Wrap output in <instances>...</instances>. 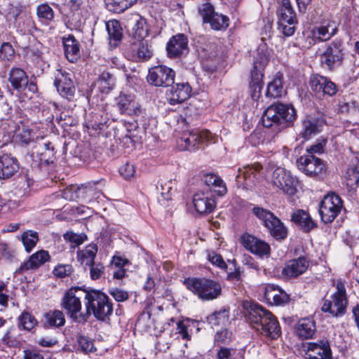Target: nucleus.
<instances>
[{
    "instance_id": "37998d69",
    "label": "nucleus",
    "mask_w": 359,
    "mask_h": 359,
    "mask_svg": "<svg viewBox=\"0 0 359 359\" xmlns=\"http://www.w3.org/2000/svg\"><path fill=\"white\" fill-rule=\"evenodd\" d=\"M36 14L39 22L46 25H50L55 18V11L48 3L39 4L36 8Z\"/></svg>"
},
{
    "instance_id": "473e14b6",
    "label": "nucleus",
    "mask_w": 359,
    "mask_h": 359,
    "mask_svg": "<svg viewBox=\"0 0 359 359\" xmlns=\"http://www.w3.org/2000/svg\"><path fill=\"white\" fill-rule=\"evenodd\" d=\"M107 32V39L110 49H114L120 46L123 33L121 22L117 20H110L105 23Z\"/></svg>"
},
{
    "instance_id": "6e6d98bb",
    "label": "nucleus",
    "mask_w": 359,
    "mask_h": 359,
    "mask_svg": "<svg viewBox=\"0 0 359 359\" xmlns=\"http://www.w3.org/2000/svg\"><path fill=\"white\" fill-rule=\"evenodd\" d=\"M232 332L229 329L224 328L216 332L214 337V343L216 346H225L231 341Z\"/></svg>"
},
{
    "instance_id": "338daca9",
    "label": "nucleus",
    "mask_w": 359,
    "mask_h": 359,
    "mask_svg": "<svg viewBox=\"0 0 359 359\" xmlns=\"http://www.w3.org/2000/svg\"><path fill=\"white\" fill-rule=\"evenodd\" d=\"M74 271V268L71 264H59L55 266L53 270V275L59 278H64L69 276Z\"/></svg>"
},
{
    "instance_id": "f704fd0d",
    "label": "nucleus",
    "mask_w": 359,
    "mask_h": 359,
    "mask_svg": "<svg viewBox=\"0 0 359 359\" xmlns=\"http://www.w3.org/2000/svg\"><path fill=\"white\" fill-rule=\"evenodd\" d=\"M264 226L267 229L269 234L277 241H283L287 237V228L275 215L266 222Z\"/></svg>"
},
{
    "instance_id": "f3484780",
    "label": "nucleus",
    "mask_w": 359,
    "mask_h": 359,
    "mask_svg": "<svg viewBox=\"0 0 359 359\" xmlns=\"http://www.w3.org/2000/svg\"><path fill=\"white\" fill-rule=\"evenodd\" d=\"M217 137L208 129H194L184 137L185 149L190 151H196L200 145L215 144Z\"/></svg>"
},
{
    "instance_id": "69168bd1",
    "label": "nucleus",
    "mask_w": 359,
    "mask_h": 359,
    "mask_svg": "<svg viewBox=\"0 0 359 359\" xmlns=\"http://www.w3.org/2000/svg\"><path fill=\"white\" fill-rule=\"evenodd\" d=\"M331 27V23L329 22L326 25H322L313 28L314 34L317 35V39L319 42L327 41L330 39L329 35V28Z\"/></svg>"
},
{
    "instance_id": "ddd939ff",
    "label": "nucleus",
    "mask_w": 359,
    "mask_h": 359,
    "mask_svg": "<svg viewBox=\"0 0 359 359\" xmlns=\"http://www.w3.org/2000/svg\"><path fill=\"white\" fill-rule=\"evenodd\" d=\"M53 84L62 98L68 102L75 100L76 86L69 73L61 69H57Z\"/></svg>"
},
{
    "instance_id": "9d476101",
    "label": "nucleus",
    "mask_w": 359,
    "mask_h": 359,
    "mask_svg": "<svg viewBox=\"0 0 359 359\" xmlns=\"http://www.w3.org/2000/svg\"><path fill=\"white\" fill-rule=\"evenodd\" d=\"M309 85L316 98L319 100L332 97L339 91V86L330 78L318 73L310 75Z\"/></svg>"
},
{
    "instance_id": "4468645a",
    "label": "nucleus",
    "mask_w": 359,
    "mask_h": 359,
    "mask_svg": "<svg viewBox=\"0 0 359 359\" xmlns=\"http://www.w3.org/2000/svg\"><path fill=\"white\" fill-rule=\"evenodd\" d=\"M124 56L134 62H144L153 56L151 46L145 40H135L124 50Z\"/></svg>"
},
{
    "instance_id": "7c9ffc66",
    "label": "nucleus",
    "mask_w": 359,
    "mask_h": 359,
    "mask_svg": "<svg viewBox=\"0 0 359 359\" xmlns=\"http://www.w3.org/2000/svg\"><path fill=\"white\" fill-rule=\"evenodd\" d=\"M302 126L299 135L303 140L306 141L320 132L322 121L318 117L306 115L302 121Z\"/></svg>"
},
{
    "instance_id": "2eb2a0df",
    "label": "nucleus",
    "mask_w": 359,
    "mask_h": 359,
    "mask_svg": "<svg viewBox=\"0 0 359 359\" xmlns=\"http://www.w3.org/2000/svg\"><path fill=\"white\" fill-rule=\"evenodd\" d=\"M115 104L121 114L130 116L143 117L146 114L145 109L141 107V105L135 101V96L131 93L121 92L115 97Z\"/></svg>"
},
{
    "instance_id": "4d7b16f0",
    "label": "nucleus",
    "mask_w": 359,
    "mask_h": 359,
    "mask_svg": "<svg viewBox=\"0 0 359 359\" xmlns=\"http://www.w3.org/2000/svg\"><path fill=\"white\" fill-rule=\"evenodd\" d=\"M146 114H143V117L142 116H135V119L134 122H127L125 120L122 121L123 125L126 127L127 130V134L126 135V137H128L132 139L131 132L133 130H135L140 125L144 126L147 123V118L145 117Z\"/></svg>"
},
{
    "instance_id": "c756f323",
    "label": "nucleus",
    "mask_w": 359,
    "mask_h": 359,
    "mask_svg": "<svg viewBox=\"0 0 359 359\" xmlns=\"http://www.w3.org/2000/svg\"><path fill=\"white\" fill-rule=\"evenodd\" d=\"M193 204L196 211L201 215L210 214L216 208L214 196L205 192H197L193 196Z\"/></svg>"
},
{
    "instance_id": "0eeeda50",
    "label": "nucleus",
    "mask_w": 359,
    "mask_h": 359,
    "mask_svg": "<svg viewBox=\"0 0 359 359\" xmlns=\"http://www.w3.org/2000/svg\"><path fill=\"white\" fill-rule=\"evenodd\" d=\"M345 55V46L343 40L335 38L325 44L324 51L320 54V66L329 72H334L343 65Z\"/></svg>"
},
{
    "instance_id": "79ce46f5",
    "label": "nucleus",
    "mask_w": 359,
    "mask_h": 359,
    "mask_svg": "<svg viewBox=\"0 0 359 359\" xmlns=\"http://www.w3.org/2000/svg\"><path fill=\"white\" fill-rule=\"evenodd\" d=\"M230 308L224 306L206 317V321L212 326L225 325L229 320Z\"/></svg>"
},
{
    "instance_id": "b1692460",
    "label": "nucleus",
    "mask_w": 359,
    "mask_h": 359,
    "mask_svg": "<svg viewBox=\"0 0 359 359\" xmlns=\"http://www.w3.org/2000/svg\"><path fill=\"white\" fill-rule=\"evenodd\" d=\"M188 38L184 34H177L172 36L166 44L167 55L170 58L180 57L184 52H187Z\"/></svg>"
},
{
    "instance_id": "dca6fc26",
    "label": "nucleus",
    "mask_w": 359,
    "mask_h": 359,
    "mask_svg": "<svg viewBox=\"0 0 359 359\" xmlns=\"http://www.w3.org/2000/svg\"><path fill=\"white\" fill-rule=\"evenodd\" d=\"M272 182L274 186L290 196L297 192L298 180L284 168H278L273 171Z\"/></svg>"
},
{
    "instance_id": "20e7f679",
    "label": "nucleus",
    "mask_w": 359,
    "mask_h": 359,
    "mask_svg": "<svg viewBox=\"0 0 359 359\" xmlns=\"http://www.w3.org/2000/svg\"><path fill=\"white\" fill-rule=\"evenodd\" d=\"M88 302H85L86 313H80L82 323H86L93 314L98 321L107 322L113 314L114 304L109 296L100 290L87 293Z\"/></svg>"
},
{
    "instance_id": "c85d7f7f",
    "label": "nucleus",
    "mask_w": 359,
    "mask_h": 359,
    "mask_svg": "<svg viewBox=\"0 0 359 359\" xmlns=\"http://www.w3.org/2000/svg\"><path fill=\"white\" fill-rule=\"evenodd\" d=\"M61 306L73 321L82 322L80 314L78 315L82 308L81 302L76 297L72 296V292H65L61 301Z\"/></svg>"
},
{
    "instance_id": "5701e85b",
    "label": "nucleus",
    "mask_w": 359,
    "mask_h": 359,
    "mask_svg": "<svg viewBox=\"0 0 359 359\" xmlns=\"http://www.w3.org/2000/svg\"><path fill=\"white\" fill-rule=\"evenodd\" d=\"M62 43L66 59L72 63L77 62L81 57V46L79 40L69 34L62 37Z\"/></svg>"
},
{
    "instance_id": "e433bc0d",
    "label": "nucleus",
    "mask_w": 359,
    "mask_h": 359,
    "mask_svg": "<svg viewBox=\"0 0 359 359\" xmlns=\"http://www.w3.org/2000/svg\"><path fill=\"white\" fill-rule=\"evenodd\" d=\"M116 79L114 76L107 71H104L97 78L91 90L93 93L94 89L97 88V91L102 94H109L115 87Z\"/></svg>"
},
{
    "instance_id": "f03ea898",
    "label": "nucleus",
    "mask_w": 359,
    "mask_h": 359,
    "mask_svg": "<svg viewBox=\"0 0 359 359\" xmlns=\"http://www.w3.org/2000/svg\"><path fill=\"white\" fill-rule=\"evenodd\" d=\"M297 118V110L292 104L278 101L264 110L262 123L264 128H272L275 133H278L292 127Z\"/></svg>"
},
{
    "instance_id": "de8ad7c7",
    "label": "nucleus",
    "mask_w": 359,
    "mask_h": 359,
    "mask_svg": "<svg viewBox=\"0 0 359 359\" xmlns=\"http://www.w3.org/2000/svg\"><path fill=\"white\" fill-rule=\"evenodd\" d=\"M37 324V320L29 312L23 311L18 317V327L20 330L32 331Z\"/></svg>"
},
{
    "instance_id": "412c9836",
    "label": "nucleus",
    "mask_w": 359,
    "mask_h": 359,
    "mask_svg": "<svg viewBox=\"0 0 359 359\" xmlns=\"http://www.w3.org/2000/svg\"><path fill=\"white\" fill-rule=\"evenodd\" d=\"M166 91L165 97L170 105L181 104L191 95L192 88L188 82L173 83Z\"/></svg>"
},
{
    "instance_id": "603ef678",
    "label": "nucleus",
    "mask_w": 359,
    "mask_h": 359,
    "mask_svg": "<svg viewBox=\"0 0 359 359\" xmlns=\"http://www.w3.org/2000/svg\"><path fill=\"white\" fill-rule=\"evenodd\" d=\"M22 244L27 252H30L39 241V236L36 231L27 230L21 236Z\"/></svg>"
},
{
    "instance_id": "864d4df0",
    "label": "nucleus",
    "mask_w": 359,
    "mask_h": 359,
    "mask_svg": "<svg viewBox=\"0 0 359 359\" xmlns=\"http://www.w3.org/2000/svg\"><path fill=\"white\" fill-rule=\"evenodd\" d=\"M15 330L13 327H11L2 336L1 343L6 347L16 348L20 346V341L13 333Z\"/></svg>"
},
{
    "instance_id": "aec40b11",
    "label": "nucleus",
    "mask_w": 359,
    "mask_h": 359,
    "mask_svg": "<svg viewBox=\"0 0 359 359\" xmlns=\"http://www.w3.org/2000/svg\"><path fill=\"white\" fill-rule=\"evenodd\" d=\"M310 262V257L306 254L290 259L285 263L281 274L287 278H296L306 273L309 267Z\"/></svg>"
},
{
    "instance_id": "6ab92c4d",
    "label": "nucleus",
    "mask_w": 359,
    "mask_h": 359,
    "mask_svg": "<svg viewBox=\"0 0 359 359\" xmlns=\"http://www.w3.org/2000/svg\"><path fill=\"white\" fill-rule=\"evenodd\" d=\"M305 359H332L330 343L327 339L303 344Z\"/></svg>"
},
{
    "instance_id": "0e129e2a",
    "label": "nucleus",
    "mask_w": 359,
    "mask_h": 359,
    "mask_svg": "<svg viewBox=\"0 0 359 359\" xmlns=\"http://www.w3.org/2000/svg\"><path fill=\"white\" fill-rule=\"evenodd\" d=\"M190 320L187 318L185 320H179L177 323V333L180 334L181 338L184 340L190 341L191 335L189 333L188 328L190 326Z\"/></svg>"
},
{
    "instance_id": "680f3d73",
    "label": "nucleus",
    "mask_w": 359,
    "mask_h": 359,
    "mask_svg": "<svg viewBox=\"0 0 359 359\" xmlns=\"http://www.w3.org/2000/svg\"><path fill=\"white\" fill-rule=\"evenodd\" d=\"M227 262L233 266L229 268L230 271H226V280L229 281H239L241 280V271L240 266L237 264L236 259H228Z\"/></svg>"
},
{
    "instance_id": "09e8293b",
    "label": "nucleus",
    "mask_w": 359,
    "mask_h": 359,
    "mask_svg": "<svg viewBox=\"0 0 359 359\" xmlns=\"http://www.w3.org/2000/svg\"><path fill=\"white\" fill-rule=\"evenodd\" d=\"M205 23H209L211 29L213 30L224 31L226 30L229 25V18L226 15L217 13Z\"/></svg>"
},
{
    "instance_id": "7ed1b4c3",
    "label": "nucleus",
    "mask_w": 359,
    "mask_h": 359,
    "mask_svg": "<svg viewBox=\"0 0 359 359\" xmlns=\"http://www.w3.org/2000/svg\"><path fill=\"white\" fill-rule=\"evenodd\" d=\"M186 289L202 302H210L222 294L219 280L206 276H189L182 281Z\"/></svg>"
},
{
    "instance_id": "58836bf2",
    "label": "nucleus",
    "mask_w": 359,
    "mask_h": 359,
    "mask_svg": "<svg viewBox=\"0 0 359 359\" xmlns=\"http://www.w3.org/2000/svg\"><path fill=\"white\" fill-rule=\"evenodd\" d=\"M40 166L53 164L56 161V151L52 142H46L40 151L35 156Z\"/></svg>"
},
{
    "instance_id": "1a4fd4ad",
    "label": "nucleus",
    "mask_w": 359,
    "mask_h": 359,
    "mask_svg": "<svg viewBox=\"0 0 359 359\" xmlns=\"http://www.w3.org/2000/svg\"><path fill=\"white\" fill-rule=\"evenodd\" d=\"M298 169L305 175L317 180H323L327 174V163L315 155L304 154L296 161Z\"/></svg>"
},
{
    "instance_id": "c03bdc74",
    "label": "nucleus",
    "mask_w": 359,
    "mask_h": 359,
    "mask_svg": "<svg viewBox=\"0 0 359 359\" xmlns=\"http://www.w3.org/2000/svg\"><path fill=\"white\" fill-rule=\"evenodd\" d=\"M65 323V316L61 311H50L44 314V325L46 327H60L63 326Z\"/></svg>"
},
{
    "instance_id": "39448f33",
    "label": "nucleus",
    "mask_w": 359,
    "mask_h": 359,
    "mask_svg": "<svg viewBox=\"0 0 359 359\" xmlns=\"http://www.w3.org/2000/svg\"><path fill=\"white\" fill-rule=\"evenodd\" d=\"M269 60V55L266 50H257L256 55L254 57L253 66L250 70L248 83L250 95L254 101H257L262 96L265 68Z\"/></svg>"
},
{
    "instance_id": "f257e3e1",
    "label": "nucleus",
    "mask_w": 359,
    "mask_h": 359,
    "mask_svg": "<svg viewBox=\"0 0 359 359\" xmlns=\"http://www.w3.org/2000/svg\"><path fill=\"white\" fill-rule=\"evenodd\" d=\"M243 309L246 322L257 333L271 340L281 336V327L271 311L255 302H244Z\"/></svg>"
},
{
    "instance_id": "72a5a7b5",
    "label": "nucleus",
    "mask_w": 359,
    "mask_h": 359,
    "mask_svg": "<svg viewBox=\"0 0 359 359\" xmlns=\"http://www.w3.org/2000/svg\"><path fill=\"white\" fill-rule=\"evenodd\" d=\"M287 93L284 88V76L280 72L276 73L266 86V97L274 99L281 98Z\"/></svg>"
},
{
    "instance_id": "6e6552de",
    "label": "nucleus",
    "mask_w": 359,
    "mask_h": 359,
    "mask_svg": "<svg viewBox=\"0 0 359 359\" xmlns=\"http://www.w3.org/2000/svg\"><path fill=\"white\" fill-rule=\"evenodd\" d=\"M276 10L278 30L286 37L292 36L298 24L297 14L290 0H279Z\"/></svg>"
},
{
    "instance_id": "5fc2aeb1",
    "label": "nucleus",
    "mask_w": 359,
    "mask_h": 359,
    "mask_svg": "<svg viewBox=\"0 0 359 359\" xmlns=\"http://www.w3.org/2000/svg\"><path fill=\"white\" fill-rule=\"evenodd\" d=\"M66 26L71 30L80 31L83 25V17L79 13H72L67 15Z\"/></svg>"
},
{
    "instance_id": "a878e982",
    "label": "nucleus",
    "mask_w": 359,
    "mask_h": 359,
    "mask_svg": "<svg viewBox=\"0 0 359 359\" xmlns=\"http://www.w3.org/2000/svg\"><path fill=\"white\" fill-rule=\"evenodd\" d=\"M290 217V221L305 233H309L318 227L317 222L311 218L308 212L303 209L294 210Z\"/></svg>"
},
{
    "instance_id": "423d86ee",
    "label": "nucleus",
    "mask_w": 359,
    "mask_h": 359,
    "mask_svg": "<svg viewBox=\"0 0 359 359\" xmlns=\"http://www.w3.org/2000/svg\"><path fill=\"white\" fill-rule=\"evenodd\" d=\"M335 287L337 290L330 295V299H323L320 310L324 313L338 318L346 313L348 299L345 283L341 279H337Z\"/></svg>"
},
{
    "instance_id": "3c124183",
    "label": "nucleus",
    "mask_w": 359,
    "mask_h": 359,
    "mask_svg": "<svg viewBox=\"0 0 359 359\" xmlns=\"http://www.w3.org/2000/svg\"><path fill=\"white\" fill-rule=\"evenodd\" d=\"M219 65L220 58L217 55L205 57L201 61L202 69L208 75H211L216 72Z\"/></svg>"
},
{
    "instance_id": "052dcab7",
    "label": "nucleus",
    "mask_w": 359,
    "mask_h": 359,
    "mask_svg": "<svg viewBox=\"0 0 359 359\" xmlns=\"http://www.w3.org/2000/svg\"><path fill=\"white\" fill-rule=\"evenodd\" d=\"M95 289L90 287H86V285L82 286H72L69 288L66 292H72V296L76 297L79 300L81 298L84 299V303L88 302L87 293L91 291H95Z\"/></svg>"
},
{
    "instance_id": "9b49d317",
    "label": "nucleus",
    "mask_w": 359,
    "mask_h": 359,
    "mask_svg": "<svg viewBox=\"0 0 359 359\" xmlns=\"http://www.w3.org/2000/svg\"><path fill=\"white\" fill-rule=\"evenodd\" d=\"M343 208L341 198L334 192L326 194L320 203L319 214L325 224L332 223L341 212Z\"/></svg>"
},
{
    "instance_id": "bf43d9fd",
    "label": "nucleus",
    "mask_w": 359,
    "mask_h": 359,
    "mask_svg": "<svg viewBox=\"0 0 359 359\" xmlns=\"http://www.w3.org/2000/svg\"><path fill=\"white\" fill-rule=\"evenodd\" d=\"M15 55V51L9 42H4L0 46V60L4 62L12 61Z\"/></svg>"
},
{
    "instance_id": "a19ab883",
    "label": "nucleus",
    "mask_w": 359,
    "mask_h": 359,
    "mask_svg": "<svg viewBox=\"0 0 359 359\" xmlns=\"http://www.w3.org/2000/svg\"><path fill=\"white\" fill-rule=\"evenodd\" d=\"M97 253V245L90 243L86 246L84 249L77 251V259L81 264L83 265L84 268L86 269L88 266L94 264Z\"/></svg>"
},
{
    "instance_id": "a211bd4d",
    "label": "nucleus",
    "mask_w": 359,
    "mask_h": 359,
    "mask_svg": "<svg viewBox=\"0 0 359 359\" xmlns=\"http://www.w3.org/2000/svg\"><path fill=\"white\" fill-rule=\"evenodd\" d=\"M240 243L245 250L259 257H269L271 255L270 245L252 234L243 233L240 237Z\"/></svg>"
},
{
    "instance_id": "13d9d810",
    "label": "nucleus",
    "mask_w": 359,
    "mask_h": 359,
    "mask_svg": "<svg viewBox=\"0 0 359 359\" xmlns=\"http://www.w3.org/2000/svg\"><path fill=\"white\" fill-rule=\"evenodd\" d=\"M207 259L215 266L226 271L228 266L222 256L214 250L207 252Z\"/></svg>"
},
{
    "instance_id": "2f4dec72",
    "label": "nucleus",
    "mask_w": 359,
    "mask_h": 359,
    "mask_svg": "<svg viewBox=\"0 0 359 359\" xmlns=\"http://www.w3.org/2000/svg\"><path fill=\"white\" fill-rule=\"evenodd\" d=\"M18 160L11 154H4L0 156V179L8 180L12 177L19 170Z\"/></svg>"
},
{
    "instance_id": "cd10ccee",
    "label": "nucleus",
    "mask_w": 359,
    "mask_h": 359,
    "mask_svg": "<svg viewBox=\"0 0 359 359\" xmlns=\"http://www.w3.org/2000/svg\"><path fill=\"white\" fill-rule=\"evenodd\" d=\"M294 330L301 340L313 339L317 332L316 323L313 317L302 318L295 324Z\"/></svg>"
},
{
    "instance_id": "bb28decb",
    "label": "nucleus",
    "mask_w": 359,
    "mask_h": 359,
    "mask_svg": "<svg viewBox=\"0 0 359 359\" xmlns=\"http://www.w3.org/2000/svg\"><path fill=\"white\" fill-rule=\"evenodd\" d=\"M51 257L48 251L40 250L32 254L27 260L22 262L16 270L18 273H22L29 270L38 269L46 262H50Z\"/></svg>"
},
{
    "instance_id": "4c0bfd02",
    "label": "nucleus",
    "mask_w": 359,
    "mask_h": 359,
    "mask_svg": "<svg viewBox=\"0 0 359 359\" xmlns=\"http://www.w3.org/2000/svg\"><path fill=\"white\" fill-rule=\"evenodd\" d=\"M204 183L219 196H223L227 193V187L224 180L214 173H206L203 176Z\"/></svg>"
},
{
    "instance_id": "393cba45",
    "label": "nucleus",
    "mask_w": 359,
    "mask_h": 359,
    "mask_svg": "<svg viewBox=\"0 0 359 359\" xmlns=\"http://www.w3.org/2000/svg\"><path fill=\"white\" fill-rule=\"evenodd\" d=\"M264 297L268 304L277 306H284L290 301V294L273 284H268L266 286Z\"/></svg>"
},
{
    "instance_id": "a18cd8bd",
    "label": "nucleus",
    "mask_w": 359,
    "mask_h": 359,
    "mask_svg": "<svg viewBox=\"0 0 359 359\" xmlns=\"http://www.w3.org/2000/svg\"><path fill=\"white\" fill-rule=\"evenodd\" d=\"M137 2V0H104L106 8L114 13H121Z\"/></svg>"
},
{
    "instance_id": "8fccbe9b",
    "label": "nucleus",
    "mask_w": 359,
    "mask_h": 359,
    "mask_svg": "<svg viewBox=\"0 0 359 359\" xmlns=\"http://www.w3.org/2000/svg\"><path fill=\"white\" fill-rule=\"evenodd\" d=\"M133 36L135 40H144L149 34V28L144 18L140 17L136 20L133 27Z\"/></svg>"
},
{
    "instance_id": "4be33fe9",
    "label": "nucleus",
    "mask_w": 359,
    "mask_h": 359,
    "mask_svg": "<svg viewBox=\"0 0 359 359\" xmlns=\"http://www.w3.org/2000/svg\"><path fill=\"white\" fill-rule=\"evenodd\" d=\"M86 126L88 129L99 133L110 124V117L104 109H94L86 118Z\"/></svg>"
},
{
    "instance_id": "49530a36",
    "label": "nucleus",
    "mask_w": 359,
    "mask_h": 359,
    "mask_svg": "<svg viewBox=\"0 0 359 359\" xmlns=\"http://www.w3.org/2000/svg\"><path fill=\"white\" fill-rule=\"evenodd\" d=\"M346 184L350 189H356L359 186V170L358 165H349L344 175Z\"/></svg>"
},
{
    "instance_id": "774afa93",
    "label": "nucleus",
    "mask_w": 359,
    "mask_h": 359,
    "mask_svg": "<svg viewBox=\"0 0 359 359\" xmlns=\"http://www.w3.org/2000/svg\"><path fill=\"white\" fill-rule=\"evenodd\" d=\"M76 341L81 350L84 353L93 352L95 351L94 344L91 339L83 334H79L76 337Z\"/></svg>"
},
{
    "instance_id": "e2e57ef3",
    "label": "nucleus",
    "mask_w": 359,
    "mask_h": 359,
    "mask_svg": "<svg viewBox=\"0 0 359 359\" xmlns=\"http://www.w3.org/2000/svg\"><path fill=\"white\" fill-rule=\"evenodd\" d=\"M252 212L257 219L262 222L263 226L275 215L269 210L259 206L253 207Z\"/></svg>"
},
{
    "instance_id": "f8f14e48",
    "label": "nucleus",
    "mask_w": 359,
    "mask_h": 359,
    "mask_svg": "<svg viewBox=\"0 0 359 359\" xmlns=\"http://www.w3.org/2000/svg\"><path fill=\"white\" fill-rule=\"evenodd\" d=\"M175 72L170 67L158 65L149 69L147 81L155 87H168L174 83Z\"/></svg>"
},
{
    "instance_id": "c9c22d12",
    "label": "nucleus",
    "mask_w": 359,
    "mask_h": 359,
    "mask_svg": "<svg viewBox=\"0 0 359 359\" xmlns=\"http://www.w3.org/2000/svg\"><path fill=\"white\" fill-rule=\"evenodd\" d=\"M28 76L25 71L19 67H12L8 73V81L13 90L22 92L26 89Z\"/></svg>"
},
{
    "instance_id": "ea45409f",
    "label": "nucleus",
    "mask_w": 359,
    "mask_h": 359,
    "mask_svg": "<svg viewBox=\"0 0 359 359\" xmlns=\"http://www.w3.org/2000/svg\"><path fill=\"white\" fill-rule=\"evenodd\" d=\"M36 134L32 129L27 127L18 128L13 135L14 143L21 147H27L35 142Z\"/></svg>"
}]
</instances>
